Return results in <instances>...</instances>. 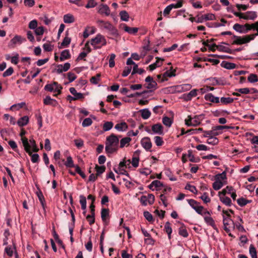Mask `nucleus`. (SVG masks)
<instances>
[{
	"mask_svg": "<svg viewBox=\"0 0 258 258\" xmlns=\"http://www.w3.org/2000/svg\"><path fill=\"white\" fill-rule=\"evenodd\" d=\"M119 138L114 134L106 138L105 142V151L108 154L116 152L118 149Z\"/></svg>",
	"mask_w": 258,
	"mask_h": 258,
	"instance_id": "nucleus-1",
	"label": "nucleus"
},
{
	"mask_svg": "<svg viewBox=\"0 0 258 258\" xmlns=\"http://www.w3.org/2000/svg\"><path fill=\"white\" fill-rule=\"evenodd\" d=\"M90 44L94 47V49H100L106 44V40L103 35L98 34L90 40Z\"/></svg>",
	"mask_w": 258,
	"mask_h": 258,
	"instance_id": "nucleus-2",
	"label": "nucleus"
},
{
	"mask_svg": "<svg viewBox=\"0 0 258 258\" xmlns=\"http://www.w3.org/2000/svg\"><path fill=\"white\" fill-rule=\"evenodd\" d=\"M97 23L99 26L107 30L110 34L114 36L118 35L117 30L110 22L98 20L97 21Z\"/></svg>",
	"mask_w": 258,
	"mask_h": 258,
	"instance_id": "nucleus-3",
	"label": "nucleus"
},
{
	"mask_svg": "<svg viewBox=\"0 0 258 258\" xmlns=\"http://www.w3.org/2000/svg\"><path fill=\"white\" fill-rule=\"evenodd\" d=\"M204 114H202L199 115H195L192 117L190 115H188L187 118L185 120V124L189 126H197L201 123V120L203 119Z\"/></svg>",
	"mask_w": 258,
	"mask_h": 258,
	"instance_id": "nucleus-4",
	"label": "nucleus"
},
{
	"mask_svg": "<svg viewBox=\"0 0 258 258\" xmlns=\"http://www.w3.org/2000/svg\"><path fill=\"white\" fill-rule=\"evenodd\" d=\"M235 40L233 41L232 44L241 45L249 42L251 40H253V37L250 35H245L243 37L233 35Z\"/></svg>",
	"mask_w": 258,
	"mask_h": 258,
	"instance_id": "nucleus-5",
	"label": "nucleus"
},
{
	"mask_svg": "<svg viewBox=\"0 0 258 258\" xmlns=\"http://www.w3.org/2000/svg\"><path fill=\"white\" fill-rule=\"evenodd\" d=\"M145 82L147 84L145 85V86L146 88L150 90V91L153 92L157 89L156 82L150 76H148L145 79Z\"/></svg>",
	"mask_w": 258,
	"mask_h": 258,
	"instance_id": "nucleus-6",
	"label": "nucleus"
},
{
	"mask_svg": "<svg viewBox=\"0 0 258 258\" xmlns=\"http://www.w3.org/2000/svg\"><path fill=\"white\" fill-rule=\"evenodd\" d=\"M188 204L193 208L197 213L202 215V211L204 207L199 205V203L193 199H188L187 200Z\"/></svg>",
	"mask_w": 258,
	"mask_h": 258,
	"instance_id": "nucleus-7",
	"label": "nucleus"
},
{
	"mask_svg": "<svg viewBox=\"0 0 258 258\" xmlns=\"http://www.w3.org/2000/svg\"><path fill=\"white\" fill-rule=\"evenodd\" d=\"M26 39L20 35H16L12 38L9 43V46L14 47L17 44H21L23 41H26Z\"/></svg>",
	"mask_w": 258,
	"mask_h": 258,
	"instance_id": "nucleus-8",
	"label": "nucleus"
},
{
	"mask_svg": "<svg viewBox=\"0 0 258 258\" xmlns=\"http://www.w3.org/2000/svg\"><path fill=\"white\" fill-rule=\"evenodd\" d=\"M223 222L224 225V230L229 233L230 232L229 227L231 225L234 226V223L229 217H225V216H223Z\"/></svg>",
	"mask_w": 258,
	"mask_h": 258,
	"instance_id": "nucleus-9",
	"label": "nucleus"
},
{
	"mask_svg": "<svg viewBox=\"0 0 258 258\" xmlns=\"http://www.w3.org/2000/svg\"><path fill=\"white\" fill-rule=\"evenodd\" d=\"M142 147L147 151H150L152 146L150 138L149 137H144L141 141Z\"/></svg>",
	"mask_w": 258,
	"mask_h": 258,
	"instance_id": "nucleus-10",
	"label": "nucleus"
},
{
	"mask_svg": "<svg viewBox=\"0 0 258 258\" xmlns=\"http://www.w3.org/2000/svg\"><path fill=\"white\" fill-rule=\"evenodd\" d=\"M207 80H209L211 82L210 84L212 86L225 85L226 84L225 80L221 78H217L216 77H211L207 79Z\"/></svg>",
	"mask_w": 258,
	"mask_h": 258,
	"instance_id": "nucleus-11",
	"label": "nucleus"
},
{
	"mask_svg": "<svg viewBox=\"0 0 258 258\" xmlns=\"http://www.w3.org/2000/svg\"><path fill=\"white\" fill-rule=\"evenodd\" d=\"M98 12L101 15L108 16L110 14V10L107 5L101 4L98 7Z\"/></svg>",
	"mask_w": 258,
	"mask_h": 258,
	"instance_id": "nucleus-12",
	"label": "nucleus"
},
{
	"mask_svg": "<svg viewBox=\"0 0 258 258\" xmlns=\"http://www.w3.org/2000/svg\"><path fill=\"white\" fill-rule=\"evenodd\" d=\"M243 19L254 20L257 18V14L254 11H247L243 14Z\"/></svg>",
	"mask_w": 258,
	"mask_h": 258,
	"instance_id": "nucleus-13",
	"label": "nucleus"
},
{
	"mask_svg": "<svg viewBox=\"0 0 258 258\" xmlns=\"http://www.w3.org/2000/svg\"><path fill=\"white\" fill-rule=\"evenodd\" d=\"M43 103L46 105H51L56 106L58 104L57 101L54 99L51 98L49 96H47L43 99Z\"/></svg>",
	"mask_w": 258,
	"mask_h": 258,
	"instance_id": "nucleus-14",
	"label": "nucleus"
},
{
	"mask_svg": "<svg viewBox=\"0 0 258 258\" xmlns=\"http://www.w3.org/2000/svg\"><path fill=\"white\" fill-rule=\"evenodd\" d=\"M152 131L154 133L158 135L163 134V127L160 123H156L152 125Z\"/></svg>",
	"mask_w": 258,
	"mask_h": 258,
	"instance_id": "nucleus-15",
	"label": "nucleus"
},
{
	"mask_svg": "<svg viewBox=\"0 0 258 258\" xmlns=\"http://www.w3.org/2000/svg\"><path fill=\"white\" fill-rule=\"evenodd\" d=\"M21 140L25 150L29 155H31L32 152L30 151V145L28 143V139L26 137H22Z\"/></svg>",
	"mask_w": 258,
	"mask_h": 258,
	"instance_id": "nucleus-16",
	"label": "nucleus"
},
{
	"mask_svg": "<svg viewBox=\"0 0 258 258\" xmlns=\"http://www.w3.org/2000/svg\"><path fill=\"white\" fill-rule=\"evenodd\" d=\"M205 99L207 101H209L213 103H218L219 102L220 100L218 97L214 96L212 93H209L205 96Z\"/></svg>",
	"mask_w": 258,
	"mask_h": 258,
	"instance_id": "nucleus-17",
	"label": "nucleus"
},
{
	"mask_svg": "<svg viewBox=\"0 0 258 258\" xmlns=\"http://www.w3.org/2000/svg\"><path fill=\"white\" fill-rule=\"evenodd\" d=\"M221 66L226 69L230 70L235 69L236 67V64L234 63L228 62L226 61H222L221 63Z\"/></svg>",
	"mask_w": 258,
	"mask_h": 258,
	"instance_id": "nucleus-18",
	"label": "nucleus"
},
{
	"mask_svg": "<svg viewBox=\"0 0 258 258\" xmlns=\"http://www.w3.org/2000/svg\"><path fill=\"white\" fill-rule=\"evenodd\" d=\"M181 88L182 90H189L191 88V86L190 84H183L181 86H173L169 88L170 91H171L172 93H173L175 92V88H177L178 89Z\"/></svg>",
	"mask_w": 258,
	"mask_h": 258,
	"instance_id": "nucleus-19",
	"label": "nucleus"
},
{
	"mask_svg": "<svg viewBox=\"0 0 258 258\" xmlns=\"http://www.w3.org/2000/svg\"><path fill=\"white\" fill-rule=\"evenodd\" d=\"M204 132L205 133L203 136L204 137H216L219 135V133L216 132L214 127L211 131H204Z\"/></svg>",
	"mask_w": 258,
	"mask_h": 258,
	"instance_id": "nucleus-20",
	"label": "nucleus"
},
{
	"mask_svg": "<svg viewBox=\"0 0 258 258\" xmlns=\"http://www.w3.org/2000/svg\"><path fill=\"white\" fill-rule=\"evenodd\" d=\"M156 58L157 59L156 61L155 62L150 64L149 66V70L150 71H153L157 67H160L162 64V62L159 63V60L163 61V60H164V59L160 58V57H156Z\"/></svg>",
	"mask_w": 258,
	"mask_h": 258,
	"instance_id": "nucleus-21",
	"label": "nucleus"
},
{
	"mask_svg": "<svg viewBox=\"0 0 258 258\" xmlns=\"http://www.w3.org/2000/svg\"><path fill=\"white\" fill-rule=\"evenodd\" d=\"M219 196L220 201L222 202L224 204L229 207L231 206V200L229 197H225V196L220 195V194H219Z\"/></svg>",
	"mask_w": 258,
	"mask_h": 258,
	"instance_id": "nucleus-22",
	"label": "nucleus"
},
{
	"mask_svg": "<svg viewBox=\"0 0 258 258\" xmlns=\"http://www.w3.org/2000/svg\"><path fill=\"white\" fill-rule=\"evenodd\" d=\"M127 128L128 125L125 122H121V123H117L115 125V128L118 131H125Z\"/></svg>",
	"mask_w": 258,
	"mask_h": 258,
	"instance_id": "nucleus-23",
	"label": "nucleus"
},
{
	"mask_svg": "<svg viewBox=\"0 0 258 258\" xmlns=\"http://www.w3.org/2000/svg\"><path fill=\"white\" fill-rule=\"evenodd\" d=\"M70 57L71 54L69 50L65 49L61 52L59 59L62 61L65 59H69Z\"/></svg>",
	"mask_w": 258,
	"mask_h": 258,
	"instance_id": "nucleus-24",
	"label": "nucleus"
},
{
	"mask_svg": "<svg viewBox=\"0 0 258 258\" xmlns=\"http://www.w3.org/2000/svg\"><path fill=\"white\" fill-rule=\"evenodd\" d=\"M91 215H88L86 216V219L88 221L90 225L93 224L95 223V209H90Z\"/></svg>",
	"mask_w": 258,
	"mask_h": 258,
	"instance_id": "nucleus-25",
	"label": "nucleus"
},
{
	"mask_svg": "<svg viewBox=\"0 0 258 258\" xmlns=\"http://www.w3.org/2000/svg\"><path fill=\"white\" fill-rule=\"evenodd\" d=\"M29 119L28 116H24L18 120L17 124L19 126H25L28 123Z\"/></svg>",
	"mask_w": 258,
	"mask_h": 258,
	"instance_id": "nucleus-26",
	"label": "nucleus"
},
{
	"mask_svg": "<svg viewBox=\"0 0 258 258\" xmlns=\"http://www.w3.org/2000/svg\"><path fill=\"white\" fill-rule=\"evenodd\" d=\"M197 90L194 89L190 91L188 94H184V99L186 101L190 100L193 97H196L197 95Z\"/></svg>",
	"mask_w": 258,
	"mask_h": 258,
	"instance_id": "nucleus-27",
	"label": "nucleus"
},
{
	"mask_svg": "<svg viewBox=\"0 0 258 258\" xmlns=\"http://www.w3.org/2000/svg\"><path fill=\"white\" fill-rule=\"evenodd\" d=\"M178 233L180 236L184 238H186L188 237V233L183 223H181V226L179 228Z\"/></svg>",
	"mask_w": 258,
	"mask_h": 258,
	"instance_id": "nucleus-28",
	"label": "nucleus"
},
{
	"mask_svg": "<svg viewBox=\"0 0 258 258\" xmlns=\"http://www.w3.org/2000/svg\"><path fill=\"white\" fill-rule=\"evenodd\" d=\"M124 30L131 34H135L138 31V28L136 27H130L124 24L123 25Z\"/></svg>",
	"mask_w": 258,
	"mask_h": 258,
	"instance_id": "nucleus-29",
	"label": "nucleus"
},
{
	"mask_svg": "<svg viewBox=\"0 0 258 258\" xmlns=\"http://www.w3.org/2000/svg\"><path fill=\"white\" fill-rule=\"evenodd\" d=\"M139 157L133 156L132 161L129 159L127 161L128 162V165L131 163L134 167L137 168L139 166Z\"/></svg>",
	"mask_w": 258,
	"mask_h": 258,
	"instance_id": "nucleus-30",
	"label": "nucleus"
},
{
	"mask_svg": "<svg viewBox=\"0 0 258 258\" xmlns=\"http://www.w3.org/2000/svg\"><path fill=\"white\" fill-rule=\"evenodd\" d=\"M141 113V116L144 119H147L151 116V112L148 108L141 109L140 110Z\"/></svg>",
	"mask_w": 258,
	"mask_h": 258,
	"instance_id": "nucleus-31",
	"label": "nucleus"
},
{
	"mask_svg": "<svg viewBox=\"0 0 258 258\" xmlns=\"http://www.w3.org/2000/svg\"><path fill=\"white\" fill-rule=\"evenodd\" d=\"M109 211L108 209L103 208L101 212V217L102 220L104 222H106V217L109 216Z\"/></svg>",
	"mask_w": 258,
	"mask_h": 258,
	"instance_id": "nucleus-32",
	"label": "nucleus"
},
{
	"mask_svg": "<svg viewBox=\"0 0 258 258\" xmlns=\"http://www.w3.org/2000/svg\"><path fill=\"white\" fill-rule=\"evenodd\" d=\"M63 21L65 23H72L75 22V18L73 15L68 14L63 16Z\"/></svg>",
	"mask_w": 258,
	"mask_h": 258,
	"instance_id": "nucleus-33",
	"label": "nucleus"
},
{
	"mask_svg": "<svg viewBox=\"0 0 258 258\" xmlns=\"http://www.w3.org/2000/svg\"><path fill=\"white\" fill-rule=\"evenodd\" d=\"M204 220L207 224L211 226L214 229L217 230L215 221L211 217H205Z\"/></svg>",
	"mask_w": 258,
	"mask_h": 258,
	"instance_id": "nucleus-34",
	"label": "nucleus"
},
{
	"mask_svg": "<svg viewBox=\"0 0 258 258\" xmlns=\"http://www.w3.org/2000/svg\"><path fill=\"white\" fill-rule=\"evenodd\" d=\"M233 29L240 33H245L244 25H240L239 24H235L233 26Z\"/></svg>",
	"mask_w": 258,
	"mask_h": 258,
	"instance_id": "nucleus-35",
	"label": "nucleus"
},
{
	"mask_svg": "<svg viewBox=\"0 0 258 258\" xmlns=\"http://www.w3.org/2000/svg\"><path fill=\"white\" fill-rule=\"evenodd\" d=\"M217 49L221 52H227L230 54L234 53V51L232 49L222 45H218Z\"/></svg>",
	"mask_w": 258,
	"mask_h": 258,
	"instance_id": "nucleus-36",
	"label": "nucleus"
},
{
	"mask_svg": "<svg viewBox=\"0 0 258 258\" xmlns=\"http://www.w3.org/2000/svg\"><path fill=\"white\" fill-rule=\"evenodd\" d=\"M227 169L228 168L226 167V170L224 171L222 173L216 174L214 176L215 180H221L226 179V171Z\"/></svg>",
	"mask_w": 258,
	"mask_h": 258,
	"instance_id": "nucleus-37",
	"label": "nucleus"
},
{
	"mask_svg": "<svg viewBox=\"0 0 258 258\" xmlns=\"http://www.w3.org/2000/svg\"><path fill=\"white\" fill-rule=\"evenodd\" d=\"M172 69H173V68L171 67L170 70L166 71L163 74V78H165L166 77L170 78L172 77H175L176 75V74H175L176 70H173Z\"/></svg>",
	"mask_w": 258,
	"mask_h": 258,
	"instance_id": "nucleus-38",
	"label": "nucleus"
},
{
	"mask_svg": "<svg viewBox=\"0 0 258 258\" xmlns=\"http://www.w3.org/2000/svg\"><path fill=\"white\" fill-rule=\"evenodd\" d=\"M187 157L189 158V161L191 162H199L200 158L199 157L195 158L192 154V151L191 150L188 151Z\"/></svg>",
	"mask_w": 258,
	"mask_h": 258,
	"instance_id": "nucleus-39",
	"label": "nucleus"
},
{
	"mask_svg": "<svg viewBox=\"0 0 258 258\" xmlns=\"http://www.w3.org/2000/svg\"><path fill=\"white\" fill-rule=\"evenodd\" d=\"M131 141V139L130 137H125L122 138L120 142V148H123L126 145V146L129 145V143Z\"/></svg>",
	"mask_w": 258,
	"mask_h": 258,
	"instance_id": "nucleus-40",
	"label": "nucleus"
},
{
	"mask_svg": "<svg viewBox=\"0 0 258 258\" xmlns=\"http://www.w3.org/2000/svg\"><path fill=\"white\" fill-rule=\"evenodd\" d=\"M215 182L213 183V188L215 190L220 189L224 185V183L221 180H215Z\"/></svg>",
	"mask_w": 258,
	"mask_h": 258,
	"instance_id": "nucleus-41",
	"label": "nucleus"
},
{
	"mask_svg": "<svg viewBox=\"0 0 258 258\" xmlns=\"http://www.w3.org/2000/svg\"><path fill=\"white\" fill-rule=\"evenodd\" d=\"M234 190L232 186H227L226 187L223 189L221 192H219V195L222 196H225L226 194H230L231 191Z\"/></svg>",
	"mask_w": 258,
	"mask_h": 258,
	"instance_id": "nucleus-42",
	"label": "nucleus"
},
{
	"mask_svg": "<svg viewBox=\"0 0 258 258\" xmlns=\"http://www.w3.org/2000/svg\"><path fill=\"white\" fill-rule=\"evenodd\" d=\"M145 72V71L143 69H139L138 64H135V66L133 67V71L132 72V75H134V74L137 73L141 75Z\"/></svg>",
	"mask_w": 258,
	"mask_h": 258,
	"instance_id": "nucleus-43",
	"label": "nucleus"
},
{
	"mask_svg": "<svg viewBox=\"0 0 258 258\" xmlns=\"http://www.w3.org/2000/svg\"><path fill=\"white\" fill-rule=\"evenodd\" d=\"M163 123L167 127H170L173 123V120L170 117L164 116L162 118Z\"/></svg>",
	"mask_w": 258,
	"mask_h": 258,
	"instance_id": "nucleus-44",
	"label": "nucleus"
},
{
	"mask_svg": "<svg viewBox=\"0 0 258 258\" xmlns=\"http://www.w3.org/2000/svg\"><path fill=\"white\" fill-rule=\"evenodd\" d=\"M251 201L246 200L244 198H240L237 200V204L241 207H244L248 203H250Z\"/></svg>",
	"mask_w": 258,
	"mask_h": 258,
	"instance_id": "nucleus-45",
	"label": "nucleus"
},
{
	"mask_svg": "<svg viewBox=\"0 0 258 258\" xmlns=\"http://www.w3.org/2000/svg\"><path fill=\"white\" fill-rule=\"evenodd\" d=\"M119 15L120 19L123 21H128L129 19V15L125 11H122L120 12Z\"/></svg>",
	"mask_w": 258,
	"mask_h": 258,
	"instance_id": "nucleus-46",
	"label": "nucleus"
},
{
	"mask_svg": "<svg viewBox=\"0 0 258 258\" xmlns=\"http://www.w3.org/2000/svg\"><path fill=\"white\" fill-rule=\"evenodd\" d=\"M248 81L251 83L258 82V76L254 74H250L247 78Z\"/></svg>",
	"mask_w": 258,
	"mask_h": 258,
	"instance_id": "nucleus-47",
	"label": "nucleus"
},
{
	"mask_svg": "<svg viewBox=\"0 0 258 258\" xmlns=\"http://www.w3.org/2000/svg\"><path fill=\"white\" fill-rule=\"evenodd\" d=\"M219 142V140L218 138H217L215 137H210L207 141V143L208 144L212 145H216L218 144Z\"/></svg>",
	"mask_w": 258,
	"mask_h": 258,
	"instance_id": "nucleus-48",
	"label": "nucleus"
},
{
	"mask_svg": "<svg viewBox=\"0 0 258 258\" xmlns=\"http://www.w3.org/2000/svg\"><path fill=\"white\" fill-rule=\"evenodd\" d=\"M113 125V123L111 121L105 122L103 126V130L104 131L106 132L110 130Z\"/></svg>",
	"mask_w": 258,
	"mask_h": 258,
	"instance_id": "nucleus-49",
	"label": "nucleus"
},
{
	"mask_svg": "<svg viewBox=\"0 0 258 258\" xmlns=\"http://www.w3.org/2000/svg\"><path fill=\"white\" fill-rule=\"evenodd\" d=\"M64 165L67 167H75V165L74 164L72 158L71 156H69L67 158V161L64 163Z\"/></svg>",
	"mask_w": 258,
	"mask_h": 258,
	"instance_id": "nucleus-50",
	"label": "nucleus"
},
{
	"mask_svg": "<svg viewBox=\"0 0 258 258\" xmlns=\"http://www.w3.org/2000/svg\"><path fill=\"white\" fill-rule=\"evenodd\" d=\"M249 250V254L252 258H257L256 250L252 244L250 245Z\"/></svg>",
	"mask_w": 258,
	"mask_h": 258,
	"instance_id": "nucleus-51",
	"label": "nucleus"
},
{
	"mask_svg": "<svg viewBox=\"0 0 258 258\" xmlns=\"http://www.w3.org/2000/svg\"><path fill=\"white\" fill-rule=\"evenodd\" d=\"M234 99L231 97H221L220 101L224 104H228L233 102Z\"/></svg>",
	"mask_w": 258,
	"mask_h": 258,
	"instance_id": "nucleus-52",
	"label": "nucleus"
},
{
	"mask_svg": "<svg viewBox=\"0 0 258 258\" xmlns=\"http://www.w3.org/2000/svg\"><path fill=\"white\" fill-rule=\"evenodd\" d=\"M71 41V39L70 38L67 36L65 37L62 42L61 43L60 46L59 47V48L68 46L70 44Z\"/></svg>",
	"mask_w": 258,
	"mask_h": 258,
	"instance_id": "nucleus-53",
	"label": "nucleus"
},
{
	"mask_svg": "<svg viewBox=\"0 0 258 258\" xmlns=\"http://www.w3.org/2000/svg\"><path fill=\"white\" fill-rule=\"evenodd\" d=\"M95 169L96 170V176H99L100 174H102L105 171V167L104 166H99L96 165Z\"/></svg>",
	"mask_w": 258,
	"mask_h": 258,
	"instance_id": "nucleus-54",
	"label": "nucleus"
},
{
	"mask_svg": "<svg viewBox=\"0 0 258 258\" xmlns=\"http://www.w3.org/2000/svg\"><path fill=\"white\" fill-rule=\"evenodd\" d=\"M185 189L186 190H189L191 192L197 194L198 193V190L196 189V187L194 185H192L190 184H187L185 187Z\"/></svg>",
	"mask_w": 258,
	"mask_h": 258,
	"instance_id": "nucleus-55",
	"label": "nucleus"
},
{
	"mask_svg": "<svg viewBox=\"0 0 258 258\" xmlns=\"http://www.w3.org/2000/svg\"><path fill=\"white\" fill-rule=\"evenodd\" d=\"M53 84L55 85V87L53 92H56L57 93V94H60L61 93V90L62 89V87L58 84V83L56 82H53Z\"/></svg>",
	"mask_w": 258,
	"mask_h": 258,
	"instance_id": "nucleus-56",
	"label": "nucleus"
},
{
	"mask_svg": "<svg viewBox=\"0 0 258 258\" xmlns=\"http://www.w3.org/2000/svg\"><path fill=\"white\" fill-rule=\"evenodd\" d=\"M254 23L250 24H248V23H246V24H244V26L245 33H247L249 31H250L251 30H254Z\"/></svg>",
	"mask_w": 258,
	"mask_h": 258,
	"instance_id": "nucleus-57",
	"label": "nucleus"
},
{
	"mask_svg": "<svg viewBox=\"0 0 258 258\" xmlns=\"http://www.w3.org/2000/svg\"><path fill=\"white\" fill-rule=\"evenodd\" d=\"M101 75L100 74H97L96 76L92 77L90 79V82L93 84H97L98 81L100 80V77Z\"/></svg>",
	"mask_w": 258,
	"mask_h": 258,
	"instance_id": "nucleus-58",
	"label": "nucleus"
},
{
	"mask_svg": "<svg viewBox=\"0 0 258 258\" xmlns=\"http://www.w3.org/2000/svg\"><path fill=\"white\" fill-rule=\"evenodd\" d=\"M154 140L155 143L157 146H161L164 143L162 138L159 136H155L154 137Z\"/></svg>",
	"mask_w": 258,
	"mask_h": 258,
	"instance_id": "nucleus-59",
	"label": "nucleus"
},
{
	"mask_svg": "<svg viewBox=\"0 0 258 258\" xmlns=\"http://www.w3.org/2000/svg\"><path fill=\"white\" fill-rule=\"evenodd\" d=\"M35 117L37 119V122L39 125V129L42 127V117L41 115V113L39 112L35 115Z\"/></svg>",
	"mask_w": 258,
	"mask_h": 258,
	"instance_id": "nucleus-60",
	"label": "nucleus"
},
{
	"mask_svg": "<svg viewBox=\"0 0 258 258\" xmlns=\"http://www.w3.org/2000/svg\"><path fill=\"white\" fill-rule=\"evenodd\" d=\"M55 87V85L53 84V82L52 84H48L44 87V90L49 92H53Z\"/></svg>",
	"mask_w": 258,
	"mask_h": 258,
	"instance_id": "nucleus-61",
	"label": "nucleus"
},
{
	"mask_svg": "<svg viewBox=\"0 0 258 258\" xmlns=\"http://www.w3.org/2000/svg\"><path fill=\"white\" fill-rule=\"evenodd\" d=\"M44 27L43 26L37 27L35 29V33L38 36L42 35L44 33Z\"/></svg>",
	"mask_w": 258,
	"mask_h": 258,
	"instance_id": "nucleus-62",
	"label": "nucleus"
},
{
	"mask_svg": "<svg viewBox=\"0 0 258 258\" xmlns=\"http://www.w3.org/2000/svg\"><path fill=\"white\" fill-rule=\"evenodd\" d=\"M115 55L114 53L110 54V58L109 60V66L110 68H113L115 66L114 58Z\"/></svg>",
	"mask_w": 258,
	"mask_h": 258,
	"instance_id": "nucleus-63",
	"label": "nucleus"
},
{
	"mask_svg": "<svg viewBox=\"0 0 258 258\" xmlns=\"http://www.w3.org/2000/svg\"><path fill=\"white\" fill-rule=\"evenodd\" d=\"M92 123V119L90 118H86L83 120L82 125L83 127H86L91 125Z\"/></svg>",
	"mask_w": 258,
	"mask_h": 258,
	"instance_id": "nucleus-64",
	"label": "nucleus"
}]
</instances>
